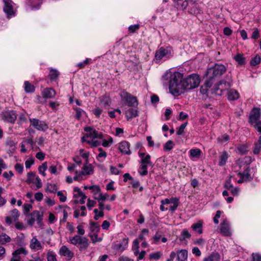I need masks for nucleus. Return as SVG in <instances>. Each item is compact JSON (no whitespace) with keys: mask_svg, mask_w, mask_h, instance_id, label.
<instances>
[{"mask_svg":"<svg viewBox=\"0 0 261 261\" xmlns=\"http://www.w3.org/2000/svg\"><path fill=\"white\" fill-rule=\"evenodd\" d=\"M164 85L169 84L170 93L174 96L183 93L185 90H191L198 87L200 82L199 75L192 74L182 80V74L179 72H166L162 76Z\"/></svg>","mask_w":261,"mask_h":261,"instance_id":"nucleus-1","label":"nucleus"},{"mask_svg":"<svg viewBox=\"0 0 261 261\" xmlns=\"http://www.w3.org/2000/svg\"><path fill=\"white\" fill-rule=\"evenodd\" d=\"M84 130L86 133L82 138L83 142L87 143L92 147H96L101 144V142L96 139L102 138L101 134L98 133L95 129L91 127H86Z\"/></svg>","mask_w":261,"mask_h":261,"instance_id":"nucleus-2","label":"nucleus"},{"mask_svg":"<svg viewBox=\"0 0 261 261\" xmlns=\"http://www.w3.org/2000/svg\"><path fill=\"white\" fill-rule=\"evenodd\" d=\"M226 70L225 67L222 64H216L214 67L208 69L207 71V76L209 81L205 84L206 88L211 87V81L213 79L218 78L222 75Z\"/></svg>","mask_w":261,"mask_h":261,"instance_id":"nucleus-3","label":"nucleus"},{"mask_svg":"<svg viewBox=\"0 0 261 261\" xmlns=\"http://www.w3.org/2000/svg\"><path fill=\"white\" fill-rule=\"evenodd\" d=\"M93 166L88 162H86L82 168V171H75V176H74V180L80 181L84 179V176L86 175H90L92 174L93 173Z\"/></svg>","mask_w":261,"mask_h":261,"instance_id":"nucleus-4","label":"nucleus"},{"mask_svg":"<svg viewBox=\"0 0 261 261\" xmlns=\"http://www.w3.org/2000/svg\"><path fill=\"white\" fill-rule=\"evenodd\" d=\"M172 56V50L170 47H161L155 53V58L157 60H166Z\"/></svg>","mask_w":261,"mask_h":261,"instance_id":"nucleus-5","label":"nucleus"},{"mask_svg":"<svg viewBox=\"0 0 261 261\" xmlns=\"http://www.w3.org/2000/svg\"><path fill=\"white\" fill-rule=\"evenodd\" d=\"M121 100L124 101L129 107H134L138 105V102L135 97L132 96L128 93L123 91L120 93Z\"/></svg>","mask_w":261,"mask_h":261,"instance_id":"nucleus-6","label":"nucleus"},{"mask_svg":"<svg viewBox=\"0 0 261 261\" xmlns=\"http://www.w3.org/2000/svg\"><path fill=\"white\" fill-rule=\"evenodd\" d=\"M73 197L75 203L82 204L85 203L87 197L79 188L76 187L73 189Z\"/></svg>","mask_w":261,"mask_h":261,"instance_id":"nucleus-7","label":"nucleus"},{"mask_svg":"<svg viewBox=\"0 0 261 261\" xmlns=\"http://www.w3.org/2000/svg\"><path fill=\"white\" fill-rule=\"evenodd\" d=\"M34 144L35 142L32 137L23 138V140L20 145L21 152L25 153L27 151L28 148L33 149Z\"/></svg>","mask_w":261,"mask_h":261,"instance_id":"nucleus-8","label":"nucleus"},{"mask_svg":"<svg viewBox=\"0 0 261 261\" xmlns=\"http://www.w3.org/2000/svg\"><path fill=\"white\" fill-rule=\"evenodd\" d=\"M31 125L36 129L45 132L48 129L47 124L44 121L39 120L37 119H30Z\"/></svg>","mask_w":261,"mask_h":261,"instance_id":"nucleus-9","label":"nucleus"},{"mask_svg":"<svg viewBox=\"0 0 261 261\" xmlns=\"http://www.w3.org/2000/svg\"><path fill=\"white\" fill-rule=\"evenodd\" d=\"M20 216L19 212L16 208L12 210L10 213V215L7 216L5 218V221L8 225L16 222Z\"/></svg>","mask_w":261,"mask_h":261,"instance_id":"nucleus-10","label":"nucleus"},{"mask_svg":"<svg viewBox=\"0 0 261 261\" xmlns=\"http://www.w3.org/2000/svg\"><path fill=\"white\" fill-rule=\"evenodd\" d=\"M1 117L5 121L11 123L14 122L16 119L15 112L11 110L4 111L1 114Z\"/></svg>","mask_w":261,"mask_h":261,"instance_id":"nucleus-11","label":"nucleus"},{"mask_svg":"<svg viewBox=\"0 0 261 261\" xmlns=\"http://www.w3.org/2000/svg\"><path fill=\"white\" fill-rule=\"evenodd\" d=\"M28 251L24 247H20L12 253V257L10 261H20V255L25 256L28 254Z\"/></svg>","mask_w":261,"mask_h":261,"instance_id":"nucleus-12","label":"nucleus"},{"mask_svg":"<svg viewBox=\"0 0 261 261\" xmlns=\"http://www.w3.org/2000/svg\"><path fill=\"white\" fill-rule=\"evenodd\" d=\"M42 214H41L38 211H35L30 215L28 222L30 225H33L36 221H38V223H40L42 220Z\"/></svg>","mask_w":261,"mask_h":261,"instance_id":"nucleus-13","label":"nucleus"},{"mask_svg":"<svg viewBox=\"0 0 261 261\" xmlns=\"http://www.w3.org/2000/svg\"><path fill=\"white\" fill-rule=\"evenodd\" d=\"M161 203L163 204H170L171 203H173V205H170L169 208L171 211L174 212L177 209L178 206L179 199L176 197H172L170 199L166 198L164 200H162Z\"/></svg>","mask_w":261,"mask_h":261,"instance_id":"nucleus-14","label":"nucleus"},{"mask_svg":"<svg viewBox=\"0 0 261 261\" xmlns=\"http://www.w3.org/2000/svg\"><path fill=\"white\" fill-rule=\"evenodd\" d=\"M29 247L34 251L41 250L43 248V243H41L36 237H34L30 241Z\"/></svg>","mask_w":261,"mask_h":261,"instance_id":"nucleus-15","label":"nucleus"},{"mask_svg":"<svg viewBox=\"0 0 261 261\" xmlns=\"http://www.w3.org/2000/svg\"><path fill=\"white\" fill-rule=\"evenodd\" d=\"M128 243V239L124 238L120 243L114 244L112 245V248L117 252H122L127 247Z\"/></svg>","mask_w":261,"mask_h":261,"instance_id":"nucleus-16","label":"nucleus"},{"mask_svg":"<svg viewBox=\"0 0 261 261\" xmlns=\"http://www.w3.org/2000/svg\"><path fill=\"white\" fill-rule=\"evenodd\" d=\"M4 11L7 15L8 17H10L14 14V10L13 6V3L12 1H4Z\"/></svg>","mask_w":261,"mask_h":261,"instance_id":"nucleus-17","label":"nucleus"},{"mask_svg":"<svg viewBox=\"0 0 261 261\" xmlns=\"http://www.w3.org/2000/svg\"><path fill=\"white\" fill-rule=\"evenodd\" d=\"M240 179L237 181L238 183L241 184L244 181H248L251 180V177L249 173L248 167L247 165L246 168L243 172H239L238 174Z\"/></svg>","mask_w":261,"mask_h":261,"instance_id":"nucleus-18","label":"nucleus"},{"mask_svg":"<svg viewBox=\"0 0 261 261\" xmlns=\"http://www.w3.org/2000/svg\"><path fill=\"white\" fill-rule=\"evenodd\" d=\"M220 231L223 236H230L231 235L229 224L227 220L223 221L221 223Z\"/></svg>","mask_w":261,"mask_h":261,"instance_id":"nucleus-19","label":"nucleus"},{"mask_svg":"<svg viewBox=\"0 0 261 261\" xmlns=\"http://www.w3.org/2000/svg\"><path fill=\"white\" fill-rule=\"evenodd\" d=\"M260 111L258 108L253 109L250 114L249 122L250 123L255 122L260 118Z\"/></svg>","mask_w":261,"mask_h":261,"instance_id":"nucleus-20","label":"nucleus"},{"mask_svg":"<svg viewBox=\"0 0 261 261\" xmlns=\"http://www.w3.org/2000/svg\"><path fill=\"white\" fill-rule=\"evenodd\" d=\"M129 146L130 145L128 142L122 141L119 144V149L123 154H129L130 153Z\"/></svg>","mask_w":261,"mask_h":261,"instance_id":"nucleus-21","label":"nucleus"},{"mask_svg":"<svg viewBox=\"0 0 261 261\" xmlns=\"http://www.w3.org/2000/svg\"><path fill=\"white\" fill-rule=\"evenodd\" d=\"M89 189L91 190L93 195V198L95 200L100 198L101 191L100 187L97 185H92L88 187Z\"/></svg>","mask_w":261,"mask_h":261,"instance_id":"nucleus-22","label":"nucleus"},{"mask_svg":"<svg viewBox=\"0 0 261 261\" xmlns=\"http://www.w3.org/2000/svg\"><path fill=\"white\" fill-rule=\"evenodd\" d=\"M43 97L45 98H51L56 95V91L51 88L44 89L41 92Z\"/></svg>","mask_w":261,"mask_h":261,"instance_id":"nucleus-23","label":"nucleus"},{"mask_svg":"<svg viewBox=\"0 0 261 261\" xmlns=\"http://www.w3.org/2000/svg\"><path fill=\"white\" fill-rule=\"evenodd\" d=\"M59 253L61 255L64 256L70 259L74 255L72 252L66 246H62L59 250Z\"/></svg>","mask_w":261,"mask_h":261,"instance_id":"nucleus-24","label":"nucleus"},{"mask_svg":"<svg viewBox=\"0 0 261 261\" xmlns=\"http://www.w3.org/2000/svg\"><path fill=\"white\" fill-rule=\"evenodd\" d=\"M145 155V153H141L140 154V156H142L141 160L140 162V164L141 165H145L148 166H150L151 167H153L154 165L151 162L150 159L151 156L149 154H147L145 156H143Z\"/></svg>","mask_w":261,"mask_h":261,"instance_id":"nucleus-25","label":"nucleus"},{"mask_svg":"<svg viewBox=\"0 0 261 261\" xmlns=\"http://www.w3.org/2000/svg\"><path fill=\"white\" fill-rule=\"evenodd\" d=\"M79 245L81 250H85L89 247L90 242L87 238L81 237Z\"/></svg>","mask_w":261,"mask_h":261,"instance_id":"nucleus-26","label":"nucleus"},{"mask_svg":"<svg viewBox=\"0 0 261 261\" xmlns=\"http://www.w3.org/2000/svg\"><path fill=\"white\" fill-rule=\"evenodd\" d=\"M137 115V110L133 108H130L125 112V116L127 120H129L134 117H136Z\"/></svg>","mask_w":261,"mask_h":261,"instance_id":"nucleus-27","label":"nucleus"},{"mask_svg":"<svg viewBox=\"0 0 261 261\" xmlns=\"http://www.w3.org/2000/svg\"><path fill=\"white\" fill-rule=\"evenodd\" d=\"M239 97V94L235 90L231 89L227 93V98L229 100H235Z\"/></svg>","mask_w":261,"mask_h":261,"instance_id":"nucleus-28","label":"nucleus"},{"mask_svg":"<svg viewBox=\"0 0 261 261\" xmlns=\"http://www.w3.org/2000/svg\"><path fill=\"white\" fill-rule=\"evenodd\" d=\"M202 224L201 221H199L197 223L193 224L191 226V228L195 231L201 234L202 233Z\"/></svg>","mask_w":261,"mask_h":261,"instance_id":"nucleus-29","label":"nucleus"},{"mask_svg":"<svg viewBox=\"0 0 261 261\" xmlns=\"http://www.w3.org/2000/svg\"><path fill=\"white\" fill-rule=\"evenodd\" d=\"M24 91L27 93H32L34 92L35 87L31 84L29 81H25L23 86Z\"/></svg>","mask_w":261,"mask_h":261,"instance_id":"nucleus-30","label":"nucleus"},{"mask_svg":"<svg viewBox=\"0 0 261 261\" xmlns=\"http://www.w3.org/2000/svg\"><path fill=\"white\" fill-rule=\"evenodd\" d=\"M73 109L75 111V115L74 116L75 119L80 120L82 116L85 115L87 116V113L82 109L77 107H74Z\"/></svg>","mask_w":261,"mask_h":261,"instance_id":"nucleus-31","label":"nucleus"},{"mask_svg":"<svg viewBox=\"0 0 261 261\" xmlns=\"http://www.w3.org/2000/svg\"><path fill=\"white\" fill-rule=\"evenodd\" d=\"M177 5V8L181 10L185 9L188 6V3L186 0H173Z\"/></svg>","mask_w":261,"mask_h":261,"instance_id":"nucleus-32","label":"nucleus"},{"mask_svg":"<svg viewBox=\"0 0 261 261\" xmlns=\"http://www.w3.org/2000/svg\"><path fill=\"white\" fill-rule=\"evenodd\" d=\"M86 215V208L85 206L81 207L80 210H76L74 212V216L75 218H78L80 216H85Z\"/></svg>","mask_w":261,"mask_h":261,"instance_id":"nucleus-33","label":"nucleus"},{"mask_svg":"<svg viewBox=\"0 0 261 261\" xmlns=\"http://www.w3.org/2000/svg\"><path fill=\"white\" fill-rule=\"evenodd\" d=\"M49 73L48 76L50 80L53 81L57 79L59 75V73L58 71L55 69L53 68H50L49 69Z\"/></svg>","mask_w":261,"mask_h":261,"instance_id":"nucleus-34","label":"nucleus"},{"mask_svg":"<svg viewBox=\"0 0 261 261\" xmlns=\"http://www.w3.org/2000/svg\"><path fill=\"white\" fill-rule=\"evenodd\" d=\"M188 257V252L186 250H181L177 253L178 261H185Z\"/></svg>","mask_w":261,"mask_h":261,"instance_id":"nucleus-35","label":"nucleus"},{"mask_svg":"<svg viewBox=\"0 0 261 261\" xmlns=\"http://www.w3.org/2000/svg\"><path fill=\"white\" fill-rule=\"evenodd\" d=\"M11 241V238L6 233H3L0 236V244L2 245H5Z\"/></svg>","mask_w":261,"mask_h":261,"instance_id":"nucleus-36","label":"nucleus"},{"mask_svg":"<svg viewBox=\"0 0 261 261\" xmlns=\"http://www.w3.org/2000/svg\"><path fill=\"white\" fill-rule=\"evenodd\" d=\"M201 150L198 148L192 149L190 150V157L199 158L201 154Z\"/></svg>","mask_w":261,"mask_h":261,"instance_id":"nucleus-37","label":"nucleus"},{"mask_svg":"<svg viewBox=\"0 0 261 261\" xmlns=\"http://www.w3.org/2000/svg\"><path fill=\"white\" fill-rule=\"evenodd\" d=\"M139 242L138 239H135L133 241L132 249L134 251V254L136 255H138L139 253Z\"/></svg>","mask_w":261,"mask_h":261,"instance_id":"nucleus-38","label":"nucleus"},{"mask_svg":"<svg viewBox=\"0 0 261 261\" xmlns=\"http://www.w3.org/2000/svg\"><path fill=\"white\" fill-rule=\"evenodd\" d=\"M261 148V136L259 138L257 142L254 144V147L253 150V153L257 154L259 153Z\"/></svg>","mask_w":261,"mask_h":261,"instance_id":"nucleus-39","label":"nucleus"},{"mask_svg":"<svg viewBox=\"0 0 261 261\" xmlns=\"http://www.w3.org/2000/svg\"><path fill=\"white\" fill-rule=\"evenodd\" d=\"M81 237L82 236L79 235H75L73 237H70L68 242L73 245L79 244Z\"/></svg>","mask_w":261,"mask_h":261,"instance_id":"nucleus-40","label":"nucleus"},{"mask_svg":"<svg viewBox=\"0 0 261 261\" xmlns=\"http://www.w3.org/2000/svg\"><path fill=\"white\" fill-rule=\"evenodd\" d=\"M70 210V208L68 206H65V207L63 208V209L62 210L63 217L60 220L61 222L64 223L66 221L68 215V211H69Z\"/></svg>","mask_w":261,"mask_h":261,"instance_id":"nucleus-41","label":"nucleus"},{"mask_svg":"<svg viewBox=\"0 0 261 261\" xmlns=\"http://www.w3.org/2000/svg\"><path fill=\"white\" fill-rule=\"evenodd\" d=\"M149 230L147 229L144 228L141 231V233L139 236L138 240L143 241L145 240L146 237L148 236Z\"/></svg>","mask_w":261,"mask_h":261,"instance_id":"nucleus-42","label":"nucleus"},{"mask_svg":"<svg viewBox=\"0 0 261 261\" xmlns=\"http://www.w3.org/2000/svg\"><path fill=\"white\" fill-rule=\"evenodd\" d=\"M147 167L148 166L141 164L138 172L141 176H145L148 174Z\"/></svg>","mask_w":261,"mask_h":261,"instance_id":"nucleus-43","label":"nucleus"},{"mask_svg":"<svg viewBox=\"0 0 261 261\" xmlns=\"http://www.w3.org/2000/svg\"><path fill=\"white\" fill-rule=\"evenodd\" d=\"M228 159V154L226 152H223L222 154L220 156V159L219 162V165L220 166H223L224 165L227 161V160Z\"/></svg>","mask_w":261,"mask_h":261,"instance_id":"nucleus-44","label":"nucleus"},{"mask_svg":"<svg viewBox=\"0 0 261 261\" xmlns=\"http://www.w3.org/2000/svg\"><path fill=\"white\" fill-rule=\"evenodd\" d=\"M47 169V164L46 162L43 163L40 166H39L38 170L40 174H42L43 176H46L45 171Z\"/></svg>","mask_w":261,"mask_h":261,"instance_id":"nucleus-45","label":"nucleus"},{"mask_svg":"<svg viewBox=\"0 0 261 261\" xmlns=\"http://www.w3.org/2000/svg\"><path fill=\"white\" fill-rule=\"evenodd\" d=\"M191 237V234L189 232V231L186 229H184L182 230L181 233V238L180 239V240H185L187 239H189Z\"/></svg>","mask_w":261,"mask_h":261,"instance_id":"nucleus-46","label":"nucleus"},{"mask_svg":"<svg viewBox=\"0 0 261 261\" xmlns=\"http://www.w3.org/2000/svg\"><path fill=\"white\" fill-rule=\"evenodd\" d=\"M89 237L93 243H96L97 242H101L102 241V238H98V235L96 233L93 234H90Z\"/></svg>","mask_w":261,"mask_h":261,"instance_id":"nucleus-47","label":"nucleus"},{"mask_svg":"<svg viewBox=\"0 0 261 261\" xmlns=\"http://www.w3.org/2000/svg\"><path fill=\"white\" fill-rule=\"evenodd\" d=\"M37 176L33 172H29L28 173V178L27 179V182L28 184L33 183L35 181Z\"/></svg>","mask_w":261,"mask_h":261,"instance_id":"nucleus-48","label":"nucleus"},{"mask_svg":"<svg viewBox=\"0 0 261 261\" xmlns=\"http://www.w3.org/2000/svg\"><path fill=\"white\" fill-rule=\"evenodd\" d=\"M261 59L259 56L256 55L252 58L250 61V64L252 66H255L260 63Z\"/></svg>","mask_w":261,"mask_h":261,"instance_id":"nucleus-49","label":"nucleus"},{"mask_svg":"<svg viewBox=\"0 0 261 261\" xmlns=\"http://www.w3.org/2000/svg\"><path fill=\"white\" fill-rule=\"evenodd\" d=\"M219 259V255L218 254H212L210 256L205 258L203 261H215Z\"/></svg>","mask_w":261,"mask_h":261,"instance_id":"nucleus-50","label":"nucleus"},{"mask_svg":"<svg viewBox=\"0 0 261 261\" xmlns=\"http://www.w3.org/2000/svg\"><path fill=\"white\" fill-rule=\"evenodd\" d=\"M94 213L95 214L94 218L96 220H98L100 217H102L104 216L103 212L100 211L97 208H95L94 210Z\"/></svg>","mask_w":261,"mask_h":261,"instance_id":"nucleus-51","label":"nucleus"},{"mask_svg":"<svg viewBox=\"0 0 261 261\" xmlns=\"http://www.w3.org/2000/svg\"><path fill=\"white\" fill-rule=\"evenodd\" d=\"M234 59L240 65L244 64L245 63V59L242 55H237L234 57Z\"/></svg>","mask_w":261,"mask_h":261,"instance_id":"nucleus-52","label":"nucleus"},{"mask_svg":"<svg viewBox=\"0 0 261 261\" xmlns=\"http://www.w3.org/2000/svg\"><path fill=\"white\" fill-rule=\"evenodd\" d=\"M173 143L172 141H168L164 146V148L165 150L169 151L173 148Z\"/></svg>","mask_w":261,"mask_h":261,"instance_id":"nucleus-53","label":"nucleus"},{"mask_svg":"<svg viewBox=\"0 0 261 261\" xmlns=\"http://www.w3.org/2000/svg\"><path fill=\"white\" fill-rule=\"evenodd\" d=\"M47 261H57L55 253L49 251L47 253Z\"/></svg>","mask_w":261,"mask_h":261,"instance_id":"nucleus-54","label":"nucleus"},{"mask_svg":"<svg viewBox=\"0 0 261 261\" xmlns=\"http://www.w3.org/2000/svg\"><path fill=\"white\" fill-rule=\"evenodd\" d=\"M57 195L59 197L61 202H64L66 201L67 199L66 195L62 191H58L57 193Z\"/></svg>","mask_w":261,"mask_h":261,"instance_id":"nucleus-55","label":"nucleus"},{"mask_svg":"<svg viewBox=\"0 0 261 261\" xmlns=\"http://www.w3.org/2000/svg\"><path fill=\"white\" fill-rule=\"evenodd\" d=\"M80 155L86 160V163L88 162V158L89 156V153L88 152H84V149H81L80 150Z\"/></svg>","mask_w":261,"mask_h":261,"instance_id":"nucleus-56","label":"nucleus"},{"mask_svg":"<svg viewBox=\"0 0 261 261\" xmlns=\"http://www.w3.org/2000/svg\"><path fill=\"white\" fill-rule=\"evenodd\" d=\"M34 163V159L33 158H30L27 159L25 162V166L27 169H29L31 168V166Z\"/></svg>","mask_w":261,"mask_h":261,"instance_id":"nucleus-57","label":"nucleus"},{"mask_svg":"<svg viewBox=\"0 0 261 261\" xmlns=\"http://www.w3.org/2000/svg\"><path fill=\"white\" fill-rule=\"evenodd\" d=\"M240 153L244 154L248 151L247 146L245 145H241L238 147Z\"/></svg>","mask_w":261,"mask_h":261,"instance_id":"nucleus-58","label":"nucleus"},{"mask_svg":"<svg viewBox=\"0 0 261 261\" xmlns=\"http://www.w3.org/2000/svg\"><path fill=\"white\" fill-rule=\"evenodd\" d=\"M161 253L160 252H156L150 254L149 257L151 259H159L161 256Z\"/></svg>","mask_w":261,"mask_h":261,"instance_id":"nucleus-59","label":"nucleus"},{"mask_svg":"<svg viewBox=\"0 0 261 261\" xmlns=\"http://www.w3.org/2000/svg\"><path fill=\"white\" fill-rule=\"evenodd\" d=\"M229 140V137L227 135H223L218 139V141H219L222 144L227 142Z\"/></svg>","mask_w":261,"mask_h":261,"instance_id":"nucleus-60","label":"nucleus"},{"mask_svg":"<svg viewBox=\"0 0 261 261\" xmlns=\"http://www.w3.org/2000/svg\"><path fill=\"white\" fill-rule=\"evenodd\" d=\"M96 203V202L95 201H94L93 200H91L90 199H88L87 200V205L88 208L90 210H91L92 209V208L95 205Z\"/></svg>","mask_w":261,"mask_h":261,"instance_id":"nucleus-61","label":"nucleus"},{"mask_svg":"<svg viewBox=\"0 0 261 261\" xmlns=\"http://www.w3.org/2000/svg\"><path fill=\"white\" fill-rule=\"evenodd\" d=\"M113 143L112 138H110L108 140H103L102 143V145L103 147H108L110 146Z\"/></svg>","mask_w":261,"mask_h":261,"instance_id":"nucleus-62","label":"nucleus"},{"mask_svg":"<svg viewBox=\"0 0 261 261\" xmlns=\"http://www.w3.org/2000/svg\"><path fill=\"white\" fill-rule=\"evenodd\" d=\"M15 169L18 173L21 174L23 171V166L20 164H16L15 165Z\"/></svg>","mask_w":261,"mask_h":261,"instance_id":"nucleus-63","label":"nucleus"},{"mask_svg":"<svg viewBox=\"0 0 261 261\" xmlns=\"http://www.w3.org/2000/svg\"><path fill=\"white\" fill-rule=\"evenodd\" d=\"M253 261H261V255L258 253H253L252 255Z\"/></svg>","mask_w":261,"mask_h":261,"instance_id":"nucleus-64","label":"nucleus"}]
</instances>
